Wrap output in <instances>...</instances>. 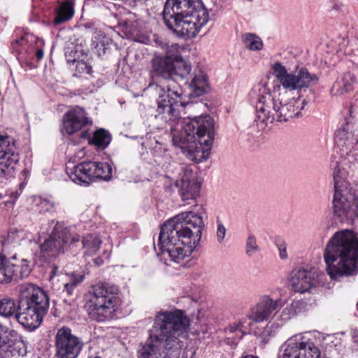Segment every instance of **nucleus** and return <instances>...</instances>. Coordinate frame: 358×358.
<instances>
[{
  "mask_svg": "<svg viewBox=\"0 0 358 358\" xmlns=\"http://www.w3.org/2000/svg\"><path fill=\"white\" fill-rule=\"evenodd\" d=\"M156 87L158 97L155 117L169 123L173 144L180 148L189 160L196 163L206 161L215 138L213 119L210 115L182 119L180 110L187 103L181 87L173 81Z\"/></svg>",
  "mask_w": 358,
  "mask_h": 358,
  "instance_id": "nucleus-1",
  "label": "nucleus"
},
{
  "mask_svg": "<svg viewBox=\"0 0 358 358\" xmlns=\"http://www.w3.org/2000/svg\"><path fill=\"white\" fill-rule=\"evenodd\" d=\"M273 74L285 90L280 87L270 91L266 85H258L251 92V98L255 100L256 121L264 126L275 121L287 122L290 118L299 116L306 104L300 96L290 98V93L313 87L317 84L319 78L305 67L296 68L294 73H288L281 63L273 65Z\"/></svg>",
  "mask_w": 358,
  "mask_h": 358,
  "instance_id": "nucleus-2",
  "label": "nucleus"
},
{
  "mask_svg": "<svg viewBox=\"0 0 358 358\" xmlns=\"http://www.w3.org/2000/svg\"><path fill=\"white\" fill-rule=\"evenodd\" d=\"M189 324L181 310L162 311L155 316L149 338L137 351V358H187L188 350H182L180 337Z\"/></svg>",
  "mask_w": 358,
  "mask_h": 358,
  "instance_id": "nucleus-3",
  "label": "nucleus"
},
{
  "mask_svg": "<svg viewBox=\"0 0 358 358\" xmlns=\"http://www.w3.org/2000/svg\"><path fill=\"white\" fill-rule=\"evenodd\" d=\"M205 214L201 206L196 211L182 212L164 223L158 237L162 255L178 264L189 257L201 241Z\"/></svg>",
  "mask_w": 358,
  "mask_h": 358,
  "instance_id": "nucleus-4",
  "label": "nucleus"
},
{
  "mask_svg": "<svg viewBox=\"0 0 358 358\" xmlns=\"http://www.w3.org/2000/svg\"><path fill=\"white\" fill-rule=\"evenodd\" d=\"M50 306L49 297L41 287L31 283L21 285L17 303L8 296L0 299V316L15 317V320L29 331L38 329Z\"/></svg>",
  "mask_w": 358,
  "mask_h": 358,
  "instance_id": "nucleus-5",
  "label": "nucleus"
},
{
  "mask_svg": "<svg viewBox=\"0 0 358 358\" xmlns=\"http://www.w3.org/2000/svg\"><path fill=\"white\" fill-rule=\"evenodd\" d=\"M326 271L334 280L358 273V236L352 230L336 232L324 251Z\"/></svg>",
  "mask_w": 358,
  "mask_h": 358,
  "instance_id": "nucleus-6",
  "label": "nucleus"
},
{
  "mask_svg": "<svg viewBox=\"0 0 358 358\" xmlns=\"http://www.w3.org/2000/svg\"><path fill=\"white\" fill-rule=\"evenodd\" d=\"M163 17L169 29L185 39L194 38L209 19L201 0H167Z\"/></svg>",
  "mask_w": 358,
  "mask_h": 358,
  "instance_id": "nucleus-7",
  "label": "nucleus"
},
{
  "mask_svg": "<svg viewBox=\"0 0 358 358\" xmlns=\"http://www.w3.org/2000/svg\"><path fill=\"white\" fill-rule=\"evenodd\" d=\"M333 173L334 195L333 209L339 221L347 224H354L358 220V197L350 184L343 178V172L336 162Z\"/></svg>",
  "mask_w": 358,
  "mask_h": 358,
  "instance_id": "nucleus-8",
  "label": "nucleus"
},
{
  "mask_svg": "<svg viewBox=\"0 0 358 358\" xmlns=\"http://www.w3.org/2000/svg\"><path fill=\"white\" fill-rule=\"evenodd\" d=\"M119 289L108 283L97 284L92 287L86 306L90 317L103 321L115 310L119 301Z\"/></svg>",
  "mask_w": 358,
  "mask_h": 358,
  "instance_id": "nucleus-9",
  "label": "nucleus"
},
{
  "mask_svg": "<svg viewBox=\"0 0 358 358\" xmlns=\"http://www.w3.org/2000/svg\"><path fill=\"white\" fill-rule=\"evenodd\" d=\"M79 241L78 235L72 234L69 227L57 222L50 236L40 244V257L50 262L59 255L71 250Z\"/></svg>",
  "mask_w": 358,
  "mask_h": 358,
  "instance_id": "nucleus-10",
  "label": "nucleus"
},
{
  "mask_svg": "<svg viewBox=\"0 0 358 358\" xmlns=\"http://www.w3.org/2000/svg\"><path fill=\"white\" fill-rule=\"evenodd\" d=\"M345 124L338 129L335 136V143L341 157L351 162L350 158L358 162V131L357 120L352 109L350 108Z\"/></svg>",
  "mask_w": 358,
  "mask_h": 358,
  "instance_id": "nucleus-11",
  "label": "nucleus"
},
{
  "mask_svg": "<svg viewBox=\"0 0 358 358\" xmlns=\"http://www.w3.org/2000/svg\"><path fill=\"white\" fill-rule=\"evenodd\" d=\"M319 348L301 334L289 338L280 348L278 358H320Z\"/></svg>",
  "mask_w": 358,
  "mask_h": 358,
  "instance_id": "nucleus-12",
  "label": "nucleus"
},
{
  "mask_svg": "<svg viewBox=\"0 0 358 358\" xmlns=\"http://www.w3.org/2000/svg\"><path fill=\"white\" fill-rule=\"evenodd\" d=\"M18 162L19 155L15 152L13 140L7 135H0V178H13Z\"/></svg>",
  "mask_w": 358,
  "mask_h": 358,
  "instance_id": "nucleus-13",
  "label": "nucleus"
},
{
  "mask_svg": "<svg viewBox=\"0 0 358 358\" xmlns=\"http://www.w3.org/2000/svg\"><path fill=\"white\" fill-rule=\"evenodd\" d=\"M323 273L315 269L296 268L291 273L289 283L292 289L300 294L310 293L317 287L323 286Z\"/></svg>",
  "mask_w": 358,
  "mask_h": 358,
  "instance_id": "nucleus-14",
  "label": "nucleus"
},
{
  "mask_svg": "<svg viewBox=\"0 0 358 358\" xmlns=\"http://www.w3.org/2000/svg\"><path fill=\"white\" fill-rule=\"evenodd\" d=\"M55 346L58 358H77L83 348V342L72 334L71 329L62 327L57 331Z\"/></svg>",
  "mask_w": 358,
  "mask_h": 358,
  "instance_id": "nucleus-15",
  "label": "nucleus"
},
{
  "mask_svg": "<svg viewBox=\"0 0 358 358\" xmlns=\"http://www.w3.org/2000/svg\"><path fill=\"white\" fill-rule=\"evenodd\" d=\"M185 83L188 85L190 92L189 97H199L210 90L209 77L206 69L197 65L190 75V80Z\"/></svg>",
  "mask_w": 358,
  "mask_h": 358,
  "instance_id": "nucleus-16",
  "label": "nucleus"
},
{
  "mask_svg": "<svg viewBox=\"0 0 358 358\" xmlns=\"http://www.w3.org/2000/svg\"><path fill=\"white\" fill-rule=\"evenodd\" d=\"M92 121L87 117L84 108L76 106L68 111L64 116L63 127L66 132L73 134L87 125H91Z\"/></svg>",
  "mask_w": 358,
  "mask_h": 358,
  "instance_id": "nucleus-17",
  "label": "nucleus"
},
{
  "mask_svg": "<svg viewBox=\"0 0 358 358\" xmlns=\"http://www.w3.org/2000/svg\"><path fill=\"white\" fill-rule=\"evenodd\" d=\"M281 300H273L264 296L251 310L249 318L255 322H262L269 319L273 313L281 305Z\"/></svg>",
  "mask_w": 358,
  "mask_h": 358,
  "instance_id": "nucleus-18",
  "label": "nucleus"
},
{
  "mask_svg": "<svg viewBox=\"0 0 358 358\" xmlns=\"http://www.w3.org/2000/svg\"><path fill=\"white\" fill-rule=\"evenodd\" d=\"M93 168L92 161H85L71 169H67L66 173L74 183L88 186L94 179Z\"/></svg>",
  "mask_w": 358,
  "mask_h": 358,
  "instance_id": "nucleus-19",
  "label": "nucleus"
},
{
  "mask_svg": "<svg viewBox=\"0 0 358 358\" xmlns=\"http://www.w3.org/2000/svg\"><path fill=\"white\" fill-rule=\"evenodd\" d=\"M22 239H24V234L22 231L15 228L10 229L7 235L0 240L1 252L8 256L13 255L12 252L19 248Z\"/></svg>",
  "mask_w": 358,
  "mask_h": 358,
  "instance_id": "nucleus-20",
  "label": "nucleus"
},
{
  "mask_svg": "<svg viewBox=\"0 0 358 358\" xmlns=\"http://www.w3.org/2000/svg\"><path fill=\"white\" fill-rule=\"evenodd\" d=\"M80 137L84 140H88L90 145H94L96 148L103 150L106 148L111 142V135L105 129H99L93 133L92 137L88 129L81 131Z\"/></svg>",
  "mask_w": 358,
  "mask_h": 358,
  "instance_id": "nucleus-21",
  "label": "nucleus"
},
{
  "mask_svg": "<svg viewBox=\"0 0 358 358\" xmlns=\"http://www.w3.org/2000/svg\"><path fill=\"white\" fill-rule=\"evenodd\" d=\"M152 71L162 78L167 80L169 83L173 78V59L171 57H157L152 61Z\"/></svg>",
  "mask_w": 358,
  "mask_h": 358,
  "instance_id": "nucleus-22",
  "label": "nucleus"
},
{
  "mask_svg": "<svg viewBox=\"0 0 358 358\" xmlns=\"http://www.w3.org/2000/svg\"><path fill=\"white\" fill-rule=\"evenodd\" d=\"M8 333L11 336L16 334L14 330H10L7 326L0 322V358H15L20 355L19 350L14 345L3 338V336Z\"/></svg>",
  "mask_w": 358,
  "mask_h": 358,
  "instance_id": "nucleus-23",
  "label": "nucleus"
},
{
  "mask_svg": "<svg viewBox=\"0 0 358 358\" xmlns=\"http://www.w3.org/2000/svg\"><path fill=\"white\" fill-rule=\"evenodd\" d=\"M179 194L183 201L196 199L200 194L201 183L197 180L185 182L177 186Z\"/></svg>",
  "mask_w": 358,
  "mask_h": 358,
  "instance_id": "nucleus-24",
  "label": "nucleus"
},
{
  "mask_svg": "<svg viewBox=\"0 0 358 358\" xmlns=\"http://www.w3.org/2000/svg\"><path fill=\"white\" fill-rule=\"evenodd\" d=\"M356 82V77L351 72L343 74L342 79L334 83L331 92L333 95L337 96L350 91L353 84Z\"/></svg>",
  "mask_w": 358,
  "mask_h": 358,
  "instance_id": "nucleus-25",
  "label": "nucleus"
},
{
  "mask_svg": "<svg viewBox=\"0 0 358 358\" xmlns=\"http://www.w3.org/2000/svg\"><path fill=\"white\" fill-rule=\"evenodd\" d=\"M243 325L244 321L243 320H239L238 322L229 325L225 330L226 338H224V343L231 346L237 345L239 341L244 336L243 331Z\"/></svg>",
  "mask_w": 358,
  "mask_h": 358,
  "instance_id": "nucleus-26",
  "label": "nucleus"
},
{
  "mask_svg": "<svg viewBox=\"0 0 358 358\" xmlns=\"http://www.w3.org/2000/svg\"><path fill=\"white\" fill-rule=\"evenodd\" d=\"M304 308V302L301 300H293L287 303L280 314V320L286 322L299 313H301Z\"/></svg>",
  "mask_w": 358,
  "mask_h": 358,
  "instance_id": "nucleus-27",
  "label": "nucleus"
},
{
  "mask_svg": "<svg viewBox=\"0 0 358 358\" xmlns=\"http://www.w3.org/2000/svg\"><path fill=\"white\" fill-rule=\"evenodd\" d=\"M191 66L188 62L184 60L182 58H176L173 59V78L171 80H174L178 78L181 79L185 78L190 74Z\"/></svg>",
  "mask_w": 358,
  "mask_h": 358,
  "instance_id": "nucleus-28",
  "label": "nucleus"
},
{
  "mask_svg": "<svg viewBox=\"0 0 358 358\" xmlns=\"http://www.w3.org/2000/svg\"><path fill=\"white\" fill-rule=\"evenodd\" d=\"M102 241L97 234H87L82 241L83 248L86 250L85 254L92 255L99 248Z\"/></svg>",
  "mask_w": 358,
  "mask_h": 358,
  "instance_id": "nucleus-29",
  "label": "nucleus"
},
{
  "mask_svg": "<svg viewBox=\"0 0 358 358\" xmlns=\"http://www.w3.org/2000/svg\"><path fill=\"white\" fill-rule=\"evenodd\" d=\"M94 165L93 173L94 178L108 180L112 176V167L106 162H92Z\"/></svg>",
  "mask_w": 358,
  "mask_h": 358,
  "instance_id": "nucleus-30",
  "label": "nucleus"
},
{
  "mask_svg": "<svg viewBox=\"0 0 358 358\" xmlns=\"http://www.w3.org/2000/svg\"><path fill=\"white\" fill-rule=\"evenodd\" d=\"M23 187L24 183L22 182L20 184L19 187L7 190L4 195L0 193V202L2 201L6 207L13 208L21 194Z\"/></svg>",
  "mask_w": 358,
  "mask_h": 358,
  "instance_id": "nucleus-31",
  "label": "nucleus"
},
{
  "mask_svg": "<svg viewBox=\"0 0 358 358\" xmlns=\"http://www.w3.org/2000/svg\"><path fill=\"white\" fill-rule=\"evenodd\" d=\"M73 15V8L72 5L69 2L65 1L58 8L54 22L56 24H62L71 18Z\"/></svg>",
  "mask_w": 358,
  "mask_h": 358,
  "instance_id": "nucleus-32",
  "label": "nucleus"
},
{
  "mask_svg": "<svg viewBox=\"0 0 358 358\" xmlns=\"http://www.w3.org/2000/svg\"><path fill=\"white\" fill-rule=\"evenodd\" d=\"M242 41L245 47L252 51H259L263 48L262 40L255 34L246 33L243 34Z\"/></svg>",
  "mask_w": 358,
  "mask_h": 358,
  "instance_id": "nucleus-33",
  "label": "nucleus"
},
{
  "mask_svg": "<svg viewBox=\"0 0 358 358\" xmlns=\"http://www.w3.org/2000/svg\"><path fill=\"white\" fill-rule=\"evenodd\" d=\"M108 38L101 31H96L92 38V45L99 55L106 52V46L109 44Z\"/></svg>",
  "mask_w": 358,
  "mask_h": 358,
  "instance_id": "nucleus-34",
  "label": "nucleus"
},
{
  "mask_svg": "<svg viewBox=\"0 0 358 358\" xmlns=\"http://www.w3.org/2000/svg\"><path fill=\"white\" fill-rule=\"evenodd\" d=\"M142 27V22L140 20H126L123 24V31L127 36L135 40L141 33Z\"/></svg>",
  "mask_w": 358,
  "mask_h": 358,
  "instance_id": "nucleus-35",
  "label": "nucleus"
},
{
  "mask_svg": "<svg viewBox=\"0 0 358 358\" xmlns=\"http://www.w3.org/2000/svg\"><path fill=\"white\" fill-rule=\"evenodd\" d=\"M179 176L180 179L176 182V186L182 185L185 182H191L193 180H197L191 165H180Z\"/></svg>",
  "mask_w": 358,
  "mask_h": 358,
  "instance_id": "nucleus-36",
  "label": "nucleus"
},
{
  "mask_svg": "<svg viewBox=\"0 0 358 358\" xmlns=\"http://www.w3.org/2000/svg\"><path fill=\"white\" fill-rule=\"evenodd\" d=\"M282 324L276 322H268L260 335L262 342L266 343L270 337L273 336L280 329Z\"/></svg>",
  "mask_w": 358,
  "mask_h": 358,
  "instance_id": "nucleus-37",
  "label": "nucleus"
},
{
  "mask_svg": "<svg viewBox=\"0 0 358 358\" xmlns=\"http://www.w3.org/2000/svg\"><path fill=\"white\" fill-rule=\"evenodd\" d=\"M83 279V275L72 274L69 277V281L64 283V292H65L67 295L71 296L75 287L80 283Z\"/></svg>",
  "mask_w": 358,
  "mask_h": 358,
  "instance_id": "nucleus-38",
  "label": "nucleus"
},
{
  "mask_svg": "<svg viewBox=\"0 0 358 358\" xmlns=\"http://www.w3.org/2000/svg\"><path fill=\"white\" fill-rule=\"evenodd\" d=\"M38 208L40 213H54L56 212V204L50 200L43 199L38 203Z\"/></svg>",
  "mask_w": 358,
  "mask_h": 358,
  "instance_id": "nucleus-39",
  "label": "nucleus"
},
{
  "mask_svg": "<svg viewBox=\"0 0 358 358\" xmlns=\"http://www.w3.org/2000/svg\"><path fill=\"white\" fill-rule=\"evenodd\" d=\"M258 245L257 241L253 235H250L248 237L246 242V253L248 255H251L252 253L258 250Z\"/></svg>",
  "mask_w": 358,
  "mask_h": 358,
  "instance_id": "nucleus-40",
  "label": "nucleus"
},
{
  "mask_svg": "<svg viewBox=\"0 0 358 358\" xmlns=\"http://www.w3.org/2000/svg\"><path fill=\"white\" fill-rule=\"evenodd\" d=\"M216 238L219 243H222L225 238L227 229L220 220H217Z\"/></svg>",
  "mask_w": 358,
  "mask_h": 358,
  "instance_id": "nucleus-41",
  "label": "nucleus"
},
{
  "mask_svg": "<svg viewBox=\"0 0 358 358\" xmlns=\"http://www.w3.org/2000/svg\"><path fill=\"white\" fill-rule=\"evenodd\" d=\"M275 243L279 251L280 257L282 259L287 258V245L285 242L280 238H275Z\"/></svg>",
  "mask_w": 358,
  "mask_h": 358,
  "instance_id": "nucleus-42",
  "label": "nucleus"
},
{
  "mask_svg": "<svg viewBox=\"0 0 358 358\" xmlns=\"http://www.w3.org/2000/svg\"><path fill=\"white\" fill-rule=\"evenodd\" d=\"M72 62H76V71L80 73H85L90 74L92 71L91 66L83 61H76V59L72 60Z\"/></svg>",
  "mask_w": 358,
  "mask_h": 358,
  "instance_id": "nucleus-43",
  "label": "nucleus"
},
{
  "mask_svg": "<svg viewBox=\"0 0 358 358\" xmlns=\"http://www.w3.org/2000/svg\"><path fill=\"white\" fill-rule=\"evenodd\" d=\"M28 35H24L22 37H20L18 39H15L12 43V48L13 49L16 51L17 52H21L22 50L19 48L20 46L23 47L28 42Z\"/></svg>",
  "mask_w": 358,
  "mask_h": 358,
  "instance_id": "nucleus-44",
  "label": "nucleus"
},
{
  "mask_svg": "<svg viewBox=\"0 0 358 358\" xmlns=\"http://www.w3.org/2000/svg\"><path fill=\"white\" fill-rule=\"evenodd\" d=\"M62 273V271L59 269V268L55 265H53L52 267V271L50 273V280H52L55 277L59 276Z\"/></svg>",
  "mask_w": 358,
  "mask_h": 358,
  "instance_id": "nucleus-45",
  "label": "nucleus"
},
{
  "mask_svg": "<svg viewBox=\"0 0 358 358\" xmlns=\"http://www.w3.org/2000/svg\"><path fill=\"white\" fill-rule=\"evenodd\" d=\"M350 335L353 343L358 347V329H352L350 330Z\"/></svg>",
  "mask_w": 358,
  "mask_h": 358,
  "instance_id": "nucleus-46",
  "label": "nucleus"
},
{
  "mask_svg": "<svg viewBox=\"0 0 358 358\" xmlns=\"http://www.w3.org/2000/svg\"><path fill=\"white\" fill-rule=\"evenodd\" d=\"M31 173V167L26 166V167L24 169V170L21 172V178H23L24 180L28 179L30 176Z\"/></svg>",
  "mask_w": 358,
  "mask_h": 358,
  "instance_id": "nucleus-47",
  "label": "nucleus"
},
{
  "mask_svg": "<svg viewBox=\"0 0 358 358\" xmlns=\"http://www.w3.org/2000/svg\"><path fill=\"white\" fill-rule=\"evenodd\" d=\"M149 0H127V3L131 6H136L137 3L138 2H147Z\"/></svg>",
  "mask_w": 358,
  "mask_h": 358,
  "instance_id": "nucleus-48",
  "label": "nucleus"
},
{
  "mask_svg": "<svg viewBox=\"0 0 358 358\" xmlns=\"http://www.w3.org/2000/svg\"><path fill=\"white\" fill-rule=\"evenodd\" d=\"M44 52L42 49H38L36 52V57L38 59H41L43 57Z\"/></svg>",
  "mask_w": 358,
  "mask_h": 358,
  "instance_id": "nucleus-49",
  "label": "nucleus"
},
{
  "mask_svg": "<svg viewBox=\"0 0 358 358\" xmlns=\"http://www.w3.org/2000/svg\"><path fill=\"white\" fill-rule=\"evenodd\" d=\"M94 263H95L97 266H100V265L103 264V260H102V259H101V258H99V257L94 259Z\"/></svg>",
  "mask_w": 358,
  "mask_h": 358,
  "instance_id": "nucleus-50",
  "label": "nucleus"
},
{
  "mask_svg": "<svg viewBox=\"0 0 358 358\" xmlns=\"http://www.w3.org/2000/svg\"><path fill=\"white\" fill-rule=\"evenodd\" d=\"M242 358H258V357L256 356H253V355H246V356L243 357Z\"/></svg>",
  "mask_w": 358,
  "mask_h": 358,
  "instance_id": "nucleus-51",
  "label": "nucleus"
},
{
  "mask_svg": "<svg viewBox=\"0 0 358 358\" xmlns=\"http://www.w3.org/2000/svg\"><path fill=\"white\" fill-rule=\"evenodd\" d=\"M89 358H101V357H98V356H95V357H89Z\"/></svg>",
  "mask_w": 358,
  "mask_h": 358,
  "instance_id": "nucleus-52",
  "label": "nucleus"
}]
</instances>
